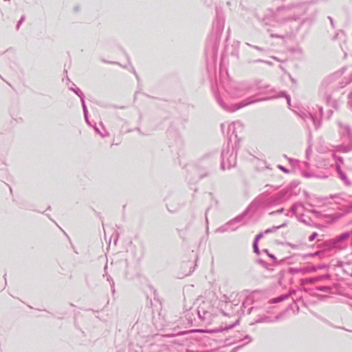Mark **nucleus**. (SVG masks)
<instances>
[{
	"label": "nucleus",
	"mask_w": 352,
	"mask_h": 352,
	"mask_svg": "<svg viewBox=\"0 0 352 352\" xmlns=\"http://www.w3.org/2000/svg\"><path fill=\"white\" fill-rule=\"evenodd\" d=\"M279 300H280V299H274V300H273V302H278Z\"/></svg>",
	"instance_id": "nucleus-3"
},
{
	"label": "nucleus",
	"mask_w": 352,
	"mask_h": 352,
	"mask_svg": "<svg viewBox=\"0 0 352 352\" xmlns=\"http://www.w3.org/2000/svg\"><path fill=\"white\" fill-rule=\"evenodd\" d=\"M262 236L261 234L259 235H257L256 239H255V241H254V245H253V248H254V252L258 254V241L259 240V239Z\"/></svg>",
	"instance_id": "nucleus-1"
},
{
	"label": "nucleus",
	"mask_w": 352,
	"mask_h": 352,
	"mask_svg": "<svg viewBox=\"0 0 352 352\" xmlns=\"http://www.w3.org/2000/svg\"><path fill=\"white\" fill-rule=\"evenodd\" d=\"M318 234L316 232H314L310 236H309V241H312L315 239V238L317 236Z\"/></svg>",
	"instance_id": "nucleus-2"
}]
</instances>
